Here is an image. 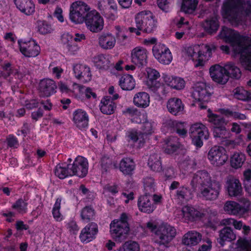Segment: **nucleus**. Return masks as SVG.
<instances>
[{
	"label": "nucleus",
	"mask_w": 251,
	"mask_h": 251,
	"mask_svg": "<svg viewBox=\"0 0 251 251\" xmlns=\"http://www.w3.org/2000/svg\"><path fill=\"white\" fill-rule=\"evenodd\" d=\"M221 38L230 44L231 50L235 54H240L242 65L251 71V39L247 36H241L238 32L227 27L223 28L220 35Z\"/></svg>",
	"instance_id": "obj_1"
},
{
	"label": "nucleus",
	"mask_w": 251,
	"mask_h": 251,
	"mask_svg": "<svg viewBox=\"0 0 251 251\" xmlns=\"http://www.w3.org/2000/svg\"><path fill=\"white\" fill-rule=\"evenodd\" d=\"M191 184L193 187L197 184L200 185L199 196L206 201L217 199L221 190L220 182L212 180L209 174L205 171H199L195 174Z\"/></svg>",
	"instance_id": "obj_2"
},
{
	"label": "nucleus",
	"mask_w": 251,
	"mask_h": 251,
	"mask_svg": "<svg viewBox=\"0 0 251 251\" xmlns=\"http://www.w3.org/2000/svg\"><path fill=\"white\" fill-rule=\"evenodd\" d=\"M222 15L237 25L246 16H251V2L248 0H227L222 8Z\"/></svg>",
	"instance_id": "obj_3"
},
{
	"label": "nucleus",
	"mask_w": 251,
	"mask_h": 251,
	"mask_svg": "<svg viewBox=\"0 0 251 251\" xmlns=\"http://www.w3.org/2000/svg\"><path fill=\"white\" fill-rule=\"evenodd\" d=\"M216 47L213 44H202L186 47L184 55L192 60L196 67L202 66L211 57Z\"/></svg>",
	"instance_id": "obj_4"
},
{
	"label": "nucleus",
	"mask_w": 251,
	"mask_h": 251,
	"mask_svg": "<svg viewBox=\"0 0 251 251\" xmlns=\"http://www.w3.org/2000/svg\"><path fill=\"white\" fill-rule=\"evenodd\" d=\"M128 219L127 215L123 213L119 219L114 220L110 223V233L116 241H121L126 238L130 230Z\"/></svg>",
	"instance_id": "obj_5"
},
{
	"label": "nucleus",
	"mask_w": 251,
	"mask_h": 251,
	"mask_svg": "<svg viewBox=\"0 0 251 251\" xmlns=\"http://www.w3.org/2000/svg\"><path fill=\"white\" fill-rule=\"evenodd\" d=\"M176 235V229L172 226L163 224L155 231L154 242L159 246L168 248Z\"/></svg>",
	"instance_id": "obj_6"
},
{
	"label": "nucleus",
	"mask_w": 251,
	"mask_h": 251,
	"mask_svg": "<svg viewBox=\"0 0 251 251\" xmlns=\"http://www.w3.org/2000/svg\"><path fill=\"white\" fill-rule=\"evenodd\" d=\"M90 9V7L85 2L81 0L75 1L70 7V19L75 24H82Z\"/></svg>",
	"instance_id": "obj_7"
},
{
	"label": "nucleus",
	"mask_w": 251,
	"mask_h": 251,
	"mask_svg": "<svg viewBox=\"0 0 251 251\" xmlns=\"http://www.w3.org/2000/svg\"><path fill=\"white\" fill-rule=\"evenodd\" d=\"M136 27L146 33H151L156 27V22L152 13L149 11H143L135 17Z\"/></svg>",
	"instance_id": "obj_8"
},
{
	"label": "nucleus",
	"mask_w": 251,
	"mask_h": 251,
	"mask_svg": "<svg viewBox=\"0 0 251 251\" xmlns=\"http://www.w3.org/2000/svg\"><path fill=\"white\" fill-rule=\"evenodd\" d=\"M146 72V85L148 88L159 95H164L166 93L165 86L157 80L160 77L159 73L154 69L147 68Z\"/></svg>",
	"instance_id": "obj_9"
},
{
	"label": "nucleus",
	"mask_w": 251,
	"mask_h": 251,
	"mask_svg": "<svg viewBox=\"0 0 251 251\" xmlns=\"http://www.w3.org/2000/svg\"><path fill=\"white\" fill-rule=\"evenodd\" d=\"M190 136L194 145L201 147L203 145L202 140L208 139L209 133L205 126L201 123H196L190 127Z\"/></svg>",
	"instance_id": "obj_10"
},
{
	"label": "nucleus",
	"mask_w": 251,
	"mask_h": 251,
	"mask_svg": "<svg viewBox=\"0 0 251 251\" xmlns=\"http://www.w3.org/2000/svg\"><path fill=\"white\" fill-rule=\"evenodd\" d=\"M224 189L229 197H238L242 196L243 189L239 179L232 175L228 176L225 179Z\"/></svg>",
	"instance_id": "obj_11"
},
{
	"label": "nucleus",
	"mask_w": 251,
	"mask_h": 251,
	"mask_svg": "<svg viewBox=\"0 0 251 251\" xmlns=\"http://www.w3.org/2000/svg\"><path fill=\"white\" fill-rule=\"evenodd\" d=\"M207 157L211 164L215 166H223L228 160L226 150L219 146L212 147L208 151Z\"/></svg>",
	"instance_id": "obj_12"
},
{
	"label": "nucleus",
	"mask_w": 251,
	"mask_h": 251,
	"mask_svg": "<svg viewBox=\"0 0 251 251\" xmlns=\"http://www.w3.org/2000/svg\"><path fill=\"white\" fill-rule=\"evenodd\" d=\"M84 22L87 28L92 32H99L103 28V19L95 10H91L87 13Z\"/></svg>",
	"instance_id": "obj_13"
},
{
	"label": "nucleus",
	"mask_w": 251,
	"mask_h": 251,
	"mask_svg": "<svg viewBox=\"0 0 251 251\" xmlns=\"http://www.w3.org/2000/svg\"><path fill=\"white\" fill-rule=\"evenodd\" d=\"M210 94L208 92L206 84L203 82H198L195 85L192 97L198 101V106L201 109H205L206 105L204 102L210 99Z\"/></svg>",
	"instance_id": "obj_14"
},
{
	"label": "nucleus",
	"mask_w": 251,
	"mask_h": 251,
	"mask_svg": "<svg viewBox=\"0 0 251 251\" xmlns=\"http://www.w3.org/2000/svg\"><path fill=\"white\" fill-rule=\"evenodd\" d=\"M68 168L72 176L83 177L86 176L88 170L87 160L81 156L75 158L72 164L68 165Z\"/></svg>",
	"instance_id": "obj_15"
},
{
	"label": "nucleus",
	"mask_w": 251,
	"mask_h": 251,
	"mask_svg": "<svg viewBox=\"0 0 251 251\" xmlns=\"http://www.w3.org/2000/svg\"><path fill=\"white\" fill-rule=\"evenodd\" d=\"M155 58L160 63L169 64L173 59V56L170 49L164 44H159L154 45L152 49Z\"/></svg>",
	"instance_id": "obj_16"
},
{
	"label": "nucleus",
	"mask_w": 251,
	"mask_h": 251,
	"mask_svg": "<svg viewBox=\"0 0 251 251\" xmlns=\"http://www.w3.org/2000/svg\"><path fill=\"white\" fill-rule=\"evenodd\" d=\"M178 212L179 213L178 218L186 222L201 219L206 214L204 209L199 210L188 205L184 206Z\"/></svg>",
	"instance_id": "obj_17"
},
{
	"label": "nucleus",
	"mask_w": 251,
	"mask_h": 251,
	"mask_svg": "<svg viewBox=\"0 0 251 251\" xmlns=\"http://www.w3.org/2000/svg\"><path fill=\"white\" fill-rule=\"evenodd\" d=\"M149 52L144 47L138 46L133 48L130 52L131 62L138 67L146 66L148 63Z\"/></svg>",
	"instance_id": "obj_18"
},
{
	"label": "nucleus",
	"mask_w": 251,
	"mask_h": 251,
	"mask_svg": "<svg viewBox=\"0 0 251 251\" xmlns=\"http://www.w3.org/2000/svg\"><path fill=\"white\" fill-rule=\"evenodd\" d=\"M18 43L21 52L26 57H36L40 53V46L33 40L27 41L20 40Z\"/></svg>",
	"instance_id": "obj_19"
},
{
	"label": "nucleus",
	"mask_w": 251,
	"mask_h": 251,
	"mask_svg": "<svg viewBox=\"0 0 251 251\" xmlns=\"http://www.w3.org/2000/svg\"><path fill=\"white\" fill-rule=\"evenodd\" d=\"M72 121L75 126L79 129L85 130L88 126V114L85 110L77 109L72 114Z\"/></svg>",
	"instance_id": "obj_20"
},
{
	"label": "nucleus",
	"mask_w": 251,
	"mask_h": 251,
	"mask_svg": "<svg viewBox=\"0 0 251 251\" xmlns=\"http://www.w3.org/2000/svg\"><path fill=\"white\" fill-rule=\"evenodd\" d=\"M98 231L97 224L93 222L90 223L82 229L79 239L82 243H89L96 238Z\"/></svg>",
	"instance_id": "obj_21"
},
{
	"label": "nucleus",
	"mask_w": 251,
	"mask_h": 251,
	"mask_svg": "<svg viewBox=\"0 0 251 251\" xmlns=\"http://www.w3.org/2000/svg\"><path fill=\"white\" fill-rule=\"evenodd\" d=\"M209 73L212 80L218 83L225 84L228 80L224 66L219 64L214 65L210 68Z\"/></svg>",
	"instance_id": "obj_22"
},
{
	"label": "nucleus",
	"mask_w": 251,
	"mask_h": 251,
	"mask_svg": "<svg viewBox=\"0 0 251 251\" xmlns=\"http://www.w3.org/2000/svg\"><path fill=\"white\" fill-rule=\"evenodd\" d=\"M73 72L75 77L82 82H87L91 80L92 74L90 68L86 65L75 64L73 66Z\"/></svg>",
	"instance_id": "obj_23"
},
{
	"label": "nucleus",
	"mask_w": 251,
	"mask_h": 251,
	"mask_svg": "<svg viewBox=\"0 0 251 251\" xmlns=\"http://www.w3.org/2000/svg\"><path fill=\"white\" fill-rule=\"evenodd\" d=\"M56 86L55 82L51 79H42L39 84V95L42 97H48L55 92Z\"/></svg>",
	"instance_id": "obj_24"
},
{
	"label": "nucleus",
	"mask_w": 251,
	"mask_h": 251,
	"mask_svg": "<svg viewBox=\"0 0 251 251\" xmlns=\"http://www.w3.org/2000/svg\"><path fill=\"white\" fill-rule=\"evenodd\" d=\"M61 42L64 49L70 54L74 55L79 50L78 46L74 42L73 36L69 33H64L62 35Z\"/></svg>",
	"instance_id": "obj_25"
},
{
	"label": "nucleus",
	"mask_w": 251,
	"mask_h": 251,
	"mask_svg": "<svg viewBox=\"0 0 251 251\" xmlns=\"http://www.w3.org/2000/svg\"><path fill=\"white\" fill-rule=\"evenodd\" d=\"M16 6L26 16L33 15L35 11V5L32 0H14Z\"/></svg>",
	"instance_id": "obj_26"
},
{
	"label": "nucleus",
	"mask_w": 251,
	"mask_h": 251,
	"mask_svg": "<svg viewBox=\"0 0 251 251\" xmlns=\"http://www.w3.org/2000/svg\"><path fill=\"white\" fill-rule=\"evenodd\" d=\"M224 210L230 215L241 216L244 213V208L238 202L233 201H226L224 205Z\"/></svg>",
	"instance_id": "obj_27"
},
{
	"label": "nucleus",
	"mask_w": 251,
	"mask_h": 251,
	"mask_svg": "<svg viewBox=\"0 0 251 251\" xmlns=\"http://www.w3.org/2000/svg\"><path fill=\"white\" fill-rule=\"evenodd\" d=\"M201 234L195 230L189 231L182 237V243L187 246H194L201 240Z\"/></svg>",
	"instance_id": "obj_28"
},
{
	"label": "nucleus",
	"mask_w": 251,
	"mask_h": 251,
	"mask_svg": "<svg viewBox=\"0 0 251 251\" xmlns=\"http://www.w3.org/2000/svg\"><path fill=\"white\" fill-rule=\"evenodd\" d=\"M100 46L104 50H111L113 49L116 42L115 37L111 33H102L98 38Z\"/></svg>",
	"instance_id": "obj_29"
},
{
	"label": "nucleus",
	"mask_w": 251,
	"mask_h": 251,
	"mask_svg": "<svg viewBox=\"0 0 251 251\" xmlns=\"http://www.w3.org/2000/svg\"><path fill=\"white\" fill-rule=\"evenodd\" d=\"M151 198L149 194H145L139 198L138 205L141 211L147 213H151L153 211L155 206L151 202Z\"/></svg>",
	"instance_id": "obj_30"
},
{
	"label": "nucleus",
	"mask_w": 251,
	"mask_h": 251,
	"mask_svg": "<svg viewBox=\"0 0 251 251\" xmlns=\"http://www.w3.org/2000/svg\"><path fill=\"white\" fill-rule=\"evenodd\" d=\"M167 108L170 113L176 115L183 111L184 105L180 99L172 98L168 100L167 102Z\"/></svg>",
	"instance_id": "obj_31"
},
{
	"label": "nucleus",
	"mask_w": 251,
	"mask_h": 251,
	"mask_svg": "<svg viewBox=\"0 0 251 251\" xmlns=\"http://www.w3.org/2000/svg\"><path fill=\"white\" fill-rule=\"evenodd\" d=\"M133 103L138 107L147 108L150 103V95L145 92L137 93L133 97Z\"/></svg>",
	"instance_id": "obj_32"
},
{
	"label": "nucleus",
	"mask_w": 251,
	"mask_h": 251,
	"mask_svg": "<svg viewBox=\"0 0 251 251\" xmlns=\"http://www.w3.org/2000/svg\"><path fill=\"white\" fill-rule=\"evenodd\" d=\"M163 79L166 85L176 90L183 89L185 85L184 80L181 77L165 75Z\"/></svg>",
	"instance_id": "obj_33"
},
{
	"label": "nucleus",
	"mask_w": 251,
	"mask_h": 251,
	"mask_svg": "<svg viewBox=\"0 0 251 251\" xmlns=\"http://www.w3.org/2000/svg\"><path fill=\"white\" fill-rule=\"evenodd\" d=\"M236 235L230 227H225L219 231V244L224 246L225 242H230L236 239Z\"/></svg>",
	"instance_id": "obj_34"
},
{
	"label": "nucleus",
	"mask_w": 251,
	"mask_h": 251,
	"mask_svg": "<svg viewBox=\"0 0 251 251\" xmlns=\"http://www.w3.org/2000/svg\"><path fill=\"white\" fill-rule=\"evenodd\" d=\"M116 107L115 103L109 97L106 96L103 98L100 104L101 112L106 115H110L113 113Z\"/></svg>",
	"instance_id": "obj_35"
},
{
	"label": "nucleus",
	"mask_w": 251,
	"mask_h": 251,
	"mask_svg": "<svg viewBox=\"0 0 251 251\" xmlns=\"http://www.w3.org/2000/svg\"><path fill=\"white\" fill-rule=\"evenodd\" d=\"M119 169L124 175H131L135 168L133 160L129 157L123 158L119 163Z\"/></svg>",
	"instance_id": "obj_36"
},
{
	"label": "nucleus",
	"mask_w": 251,
	"mask_h": 251,
	"mask_svg": "<svg viewBox=\"0 0 251 251\" xmlns=\"http://www.w3.org/2000/svg\"><path fill=\"white\" fill-rule=\"evenodd\" d=\"M246 159V157L244 153L239 151L235 152L230 157V166L234 169L241 168Z\"/></svg>",
	"instance_id": "obj_37"
},
{
	"label": "nucleus",
	"mask_w": 251,
	"mask_h": 251,
	"mask_svg": "<svg viewBox=\"0 0 251 251\" xmlns=\"http://www.w3.org/2000/svg\"><path fill=\"white\" fill-rule=\"evenodd\" d=\"M119 84L123 90L130 91L134 88L135 81L131 75H125L120 77Z\"/></svg>",
	"instance_id": "obj_38"
},
{
	"label": "nucleus",
	"mask_w": 251,
	"mask_h": 251,
	"mask_svg": "<svg viewBox=\"0 0 251 251\" xmlns=\"http://www.w3.org/2000/svg\"><path fill=\"white\" fill-rule=\"evenodd\" d=\"M226 73L228 75V79L231 77L239 79L241 76V72L239 68L233 62H227L224 66Z\"/></svg>",
	"instance_id": "obj_39"
},
{
	"label": "nucleus",
	"mask_w": 251,
	"mask_h": 251,
	"mask_svg": "<svg viewBox=\"0 0 251 251\" xmlns=\"http://www.w3.org/2000/svg\"><path fill=\"white\" fill-rule=\"evenodd\" d=\"M94 61L97 68L102 70H108L111 64L109 56L107 55H98L94 57Z\"/></svg>",
	"instance_id": "obj_40"
},
{
	"label": "nucleus",
	"mask_w": 251,
	"mask_h": 251,
	"mask_svg": "<svg viewBox=\"0 0 251 251\" xmlns=\"http://www.w3.org/2000/svg\"><path fill=\"white\" fill-rule=\"evenodd\" d=\"M198 0H182L181 10L185 13L193 14L196 11Z\"/></svg>",
	"instance_id": "obj_41"
},
{
	"label": "nucleus",
	"mask_w": 251,
	"mask_h": 251,
	"mask_svg": "<svg viewBox=\"0 0 251 251\" xmlns=\"http://www.w3.org/2000/svg\"><path fill=\"white\" fill-rule=\"evenodd\" d=\"M233 251H251V240L240 237L235 244Z\"/></svg>",
	"instance_id": "obj_42"
},
{
	"label": "nucleus",
	"mask_w": 251,
	"mask_h": 251,
	"mask_svg": "<svg viewBox=\"0 0 251 251\" xmlns=\"http://www.w3.org/2000/svg\"><path fill=\"white\" fill-rule=\"evenodd\" d=\"M192 198L191 191L184 187H180L175 195V199L181 201H187Z\"/></svg>",
	"instance_id": "obj_43"
},
{
	"label": "nucleus",
	"mask_w": 251,
	"mask_h": 251,
	"mask_svg": "<svg viewBox=\"0 0 251 251\" xmlns=\"http://www.w3.org/2000/svg\"><path fill=\"white\" fill-rule=\"evenodd\" d=\"M148 165L152 170L155 172H160L162 170L160 158L156 154L150 155L148 160Z\"/></svg>",
	"instance_id": "obj_44"
},
{
	"label": "nucleus",
	"mask_w": 251,
	"mask_h": 251,
	"mask_svg": "<svg viewBox=\"0 0 251 251\" xmlns=\"http://www.w3.org/2000/svg\"><path fill=\"white\" fill-rule=\"evenodd\" d=\"M127 136L133 143L138 142L139 147L142 146L145 142L143 134L136 130L132 129L129 131L127 133Z\"/></svg>",
	"instance_id": "obj_45"
},
{
	"label": "nucleus",
	"mask_w": 251,
	"mask_h": 251,
	"mask_svg": "<svg viewBox=\"0 0 251 251\" xmlns=\"http://www.w3.org/2000/svg\"><path fill=\"white\" fill-rule=\"evenodd\" d=\"M203 26L208 33L212 34L217 31L219 27V24L216 18H212L205 21Z\"/></svg>",
	"instance_id": "obj_46"
},
{
	"label": "nucleus",
	"mask_w": 251,
	"mask_h": 251,
	"mask_svg": "<svg viewBox=\"0 0 251 251\" xmlns=\"http://www.w3.org/2000/svg\"><path fill=\"white\" fill-rule=\"evenodd\" d=\"M54 173L56 176L60 179H64L68 176H72L70 169L64 164H58L54 170Z\"/></svg>",
	"instance_id": "obj_47"
},
{
	"label": "nucleus",
	"mask_w": 251,
	"mask_h": 251,
	"mask_svg": "<svg viewBox=\"0 0 251 251\" xmlns=\"http://www.w3.org/2000/svg\"><path fill=\"white\" fill-rule=\"evenodd\" d=\"M208 121L213 124L215 126H224L226 124L225 120L221 116L212 113L210 110H208Z\"/></svg>",
	"instance_id": "obj_48"
},
{
	"label": "nucleus",
	"mask_w": 251,
	"mask_h": 251,
	"mask_svg": "<svg viewBox=\"0 0 251 251\" xmlns=\"http://www.w3.org/2000/svg\"><path fill=\"white\" fill-rule=\"evenodd\" d=\"M98 8L103 13L104 11H108L109 8L115 10L117 9V5L114 0H100Z\"/></svg>",
	"instance_id": "obj_49"
},
{
	"label": "nucleus",
	"mask_w": 251,
	"mask_h": 251,
	"mask_svg": "<svg viewBox=\"0 0 251 251\" xmlns=\"http://www.w3.org/2000/svg\"><path fill=\"white\" fill-rule=\"evenodd\" d=\"M118 251H140V246L136 242L127 241L119 248Z\"/></svg>",
	"instance_id": "obj_50"
},
{
	"label": "nucleus",
	"mask_w": 251,
	"mask_h": 251,
	"mask_svg": "<svg viewBox=\"0 0 251 251\" xmlns=\"http://www.w3.org/2000/svg\"><path fill=\"white\" fill-rule=\"evenodd\" d=\"M95 216V211L93 208L90 206H86L84 207L81 211L80 216L81 219L87 222L93 219Z\"/></svg>",
	"instance_id": "obj_51"
},
{
	"label": "nucleus",
	"mask_w": 251,
	"mask_h": 251,
	"mask_svg": "<svg viewBox=\"0 0 251 251\" xmlns=\"http://www.w3.org/2000/svg\"><path fill=\"white\" fill-rule=\"evenodd\" d=\"M176 140V138H172L166 142V146L164 147L166 152L171 154L177 150L179 146V144Z\"/></svg>",
	"instance_id": "obj_52"
},
{
	"label": "nucleus",
	"mask_w": 251,
	"mask_h": 251,
	"mask_svg": "<svg viewBox=\"0 0 251 251\" xmlns=\"http://www.w3.org/2000/svg\"><path fill=\"white\" fill-rule=\"evenodd\" d=\"M37 29L41 34L50 33L53 30L51 25L45 21H39L37 22Z\"/></svg>",
	"instance_id": "obj_53"
},
{
	"label": "nucleus",
	"mask_w": 251,
	"mask_h": 251,
	"mask_svg": "<svg viewBox=\"0 0 251 251\" xmlns=\"http://www.w3.org/2000/svg\"><path fill=\"white\" fill-rule=\"evenodd\" d=\"M116 36L118 41L120 43H123L127 39L126 35L127 30L124 27H121L119 25L115 26Z\"/></svg>",
	"instance_id": "obj_54"
},
{
	"label": "nucleus",
	"mask_w": 251,
	"mask_h": 251,
	"mask_svg": "<svg viewBox=\"0 0 251 251\" xmlns=\"http://www.w3.org/2000/svg\"><path fill=\"white\" fill-rule=\"evenodd\" d=\"M213 134L214 137L222 139L226 138L229 136V133L224 126H215Z\"/></svg>",
	"instance_id": "obj_55"
},
{
	"label": "nucleus",
	"mask_w": 251,
	"mask_h": 251,
	"mask_svg": "<svg viewBox=\"0 0 251 251\" xmlns=\"http://www.w3.org/2000/svg\"><path fill=\"white\" fill-rule=\"evenodd\" d=\"M61 202V198H57L52 209V212L53 218L57 221H61L63 220V216L60 212Z\"/></svg>",
	"instance_id": "obj_56"
},
{
	"label": "nucleus",
	"mask_w": 251,
	"mask_h": 251,
	"mask_svg": "<svg viewBox=\"0 0 251 251\" xmlns=\"http://www.w3.org/2000/svg\"><path fill=\"white\" fill-rule=\"evenodd\" d=\"M221 113L227 117L233 118L234 119L245 120L247 118L246 116L237 112L232 111L228 109H222L221 110Z\"/></svg>",
	"instance_id": "obj_57"
},
{
	"label": "nucleus",
	"mask_w": 251,
	"mask_h": 251,
	"mask_svg": "<svg viewBox=\"0 0 251 251\" xmlns=\"http://www.w3.org/2000/svg\"><path fill=\"white\" fill-rule=\"evenodd\" d=\"M144 190L146 194L150 195L154 191V181L153 178L147 177L144 179Z\"/></svg>",
	"instance_id": "obj_58"
},
{
	"label": "nucleus",
	"mask_w": 251,
	"mask_h": 251,
	"mask_svg": "<svg viewBox=\"0 0 251 251\" xmlns=\"http://www.w3.org/2000/svg\"><path fill=\"white\" fill-rule=\"evenodd\" d=\"M27 205V203L25 201L20 199L13 204L12 208L16 209L19 213L23 214L26 212Z\"/></svg>",
	"instance_id": "obj_59"
},
{
	"label": "nucleus",
	"mask_w": 251,
	"mask_h": 251,
	"mask_svg": "<svg viewBox=\"0 0 251 251\" xmlns=\"http://www.w3.org/2000/svg\"><path fill=\"white\" fill-rule=\"evenodd\" d=\"M155 124L151 121H146L142 126L143 135L144 134H151L154 131Z\"/></svg>",
	"instance_id": "obj_60"
},
{
	"label": "nucleus",
	"mask_w": 251,
	"mask_h": 251,
	"mask_svg": "<svg viewBox=\"0 0 251 251\" xmlns=\"http://www.w3.org/2000/svg\"><path fill=\"white\" fill-rule=\"evenodd\" d=\"M85 87L74 83L73 84V89L71 93L77 99H81L83 97V95Z\"/></svg>",
	"instance_id": "obj_61"
},
{
	"label": "nucleus",
	"mask_w": 251,
	"mask_h": 251,
	"mask_svg": "<svg viewBox=\"0 0 251 251\" xmlns=\"http://www.w3.org/2000/svg\"><path fill=\"white\" fill-rule=\"evenodd\" d=\"M234 96L239 100H245L249 98V93L242 88H238L235 90Z\"/></svg>",
	"instance_id": "obj_62"
},
{
	"label": "nucleus",
	"mask_w": 251,
	"mask_h": 251,
	"mask_svg": "<svg viewBox=\"0 0 251 251\" xmlns=\"http://www.w3.org/2000/svg\"><path fill=\"white\" fill-rule=\"evenodd\" d=\"M66 227L71 234H76L79 230V227L76 223L73 220L67 223Z\"/></svg>",
	"instance_id": "obj_63"
},
{
	"label": "nucleus",
	"mask_w": 251,
	"mask_h": 251,
	"mask_svg": "<svg viewBox=\"0 0 251 251\" xmlns=\"http://www.w3.org/2000/svg\"><path fill=\"white\" fill-rule=\"evenodd\" d=\"M124 113L131 117V118L134 116H143V115H142L140 112L134 107L128 108L124 111Z\"/></svg>",
	"instance_id": "obj_64"
}]
</instances>
